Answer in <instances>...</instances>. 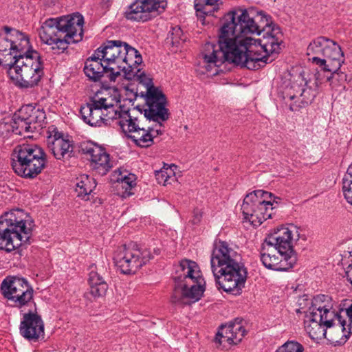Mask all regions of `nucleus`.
<instances>
[{
  "label": "nucleus",
  "instance_id": "f257e3e1",
  "mask_svg": "<svg viewBox=\"0 0 352 352\" xmlns=\"http://www.w3.org/2000/svg\"><path fill=\"white\" fill-rule=\"evenodd\" d=\"M217 46L208 42L199 56L197 71L215 76L227 60L249 69L265 63L267 54L278 53L283 33L263 11L236 8L223 17Z\"/></svg>",
  "mask_w": 352,
  "mask_h": 352
},
{
  "label": "nucleus",
  "instance_id": "f03ea898",
  "mask_svg": "<svg viewBox=\"0 0 352 352\" xmlns=\"http://www.w3.org/2000/svg\"><path fill=\"white\" fill-rule=\"evenodd\" d=\"M96 55L102 58L109 70L108 77L111 81H115L122 72L126 79L135 80L144 86L146 91L141 94L145 98L147 106L145 115L148 118L159 121L168 118L165 96L153 86L152 79L142 70V58L136 49L121 41H107L96 50Z\"/></svg>",
  "mask_w": 352,
  "mask_h": 352
},
{
  "label": "nucleus",
  "instance_id": "7ed1b4c3",
  "mask_svg": "<svg viewBox=\"0 0 352 352\" xmlns=\"http://www.w3.org/2000/svg\"><path fill=\"white\" fill-rule=\"evenodd\" d=\"M83 121L91 126H101L110 120L116 123L122 131L140 147H148L153 139L163 133L164 121L142 115L137 109L122 111L118 101L111 96L96 95L80 109Z\"/></svg>",
  "mask_w": 352,
  "mask_h": 352
},
{
  "label": "nucleus",
  "instance_id": "20e7f679",
  "mask_svg": "<svg viewBox=\"0 0 352 352\" xmlns=\"http://www.w3.org/2000/svg\"><path fill=\"white\" fill-rule=\"evenodd\" d=\"M211 270L217 283L226 292L239 293L247 278L241 254L226 241L215 243L210 256Z\"/></svg>",
  "mask_w": 352,
  "mask_h": 352
},
{
  "label": "nucleus",
  "instance_id": "39448f33",
  "mask_svg": "<svg viewBox=\"0 0 352 352\" xmlns=\"http://www.w3.org/2000/svg\"><path fill=\"white\" fill-rule=\"evenodd\" d=\"M83 24L84 19L80 14L50 18L42 23L38 30L39 38L54 54H59L69 44L82 39Z\"/></svg>",
  "mask_w": 352,
  "mask_h": 352
},
{
  "label": "nucleus",
  "instance_id": "423d86ee",
  "mask_svg": "<svg viewBox=\"0 0 352 352\" xmlns=\"http://www.w3.org/2000/svg\"><path fill=\"white\" fill-rule=\"evenodd\" d=\"M175 287L172 302L190 305L200 300L205 291V280L199 265L191 260H182L177 267L174 277Z\"/></svg>",
  "mask_w": 352,
  "mask_h": 352
},
{
  "label": "nucleus",
  "instance_id": "0eeeda50",
  "mask_svg": "<svg viewBox=\"0 0 352 352\" xmlns=\"http://www.w3.org/2000/svg\"><path fill=\"white\" fill-rule=\"evenodd\" d=\"M33 221L21 209H12L0 217V249L14 250L29 243Z\"/></svg>",
  "mask_w": 352,
  "mask_h": 352
},
{
  "label": "nucleus",
  "instance_id": "6e6552de",
  "mask_svg": "<svg viewBox=\"0 0 352 352\" xmlns=\"http://www.w3.org/2000/svg\"><path fill=\"white\" fill-rule=\"evenodd\" d=\"M7 73L14 85L20 88L30 89L36 86L43 75V65L39 53L32 50L15 54Z\"/></svg>",
  "mask_w": 352,
  "mask_h": 352
},
{
  "label": "nucleus",
  "instance_id": "1a4fd4ad",
  "mask_svg": "<svg viewBox=\"0 0 352 352\" xmlns=\"http://www.w3.org/2000/svg\"><path fill=\"white\" fill-rule=\"evenodd\" d=\"M14 172L25 178H34L45 166L47 160L43 150L34 144L16 146L12 154Z\"/></svg>",
  "mask_w": 352,
  "mask_h": 352
},
{
  "label": "nucleus",
  "instance_id": "9d476101",
  "mask_svg": "<svg viewBox=\"0 0 352 352\" xmlns=\"http://www.w3.org/2000/svg\"><path fill=\"white\" fill-rule=\"evenodd\" d=\"M278 201L270 192L262 190L248 194L241 205L244 219L254 226H260L264 221L272 218Z\"/></svg>",
  "mask_w": 352,
  "mask_h": 352
},
{
  "label": "nucleus",
  "instance_id": "9b49d317",
  "mask_svg": "<svg viewBox=\"0 0 352 352\" xmlns=\"http://www.w3.org/2000/svg\"><path fill=\"white\" fill-rule=\"evenodd\" d=\"M307 55L311 57L313 63L323 67L324 71L340 69L344 63L341 47L324 36L317 37L309 44Z\"/></svg>",
  "mask_w": 352,
  "mask_h": 352
},
{
  "label": "nucleus",
  "instance_id": "f8f14e48",
  "mask_svg": "<svg viewBox=\"0 0 352 352\" xmlns=\"http://www.w3.org/2000/svg\"><path fill=\"white\" fill-rule=\"evenodd\" d=\"M45 119V113L38 107L27 104L23 106L13 116L10 122L0 124V131L6 130L16 135H25L42 127Z\"/></svg>",
  "mask_w": 352,
  "mask_h": 352
},
{
  "label": "nucleus",
  "instance_id": "ddd939ff",
  "mask_svg": "<svg viewBox=\"0 0 352 352\" xmlns=\"http://www.w3.org/2000/svg\"><path fill=\"white\" fill-rule=\"evenodd\" d=\"M152 258L147 249H140L135 244L124 245L117 248L113 259L122 274H135Z\"/></svg>",
  "mask_w": 352,
  "mask_h": 352
},
{
  "label": "nucleus",
  "instance_id": "4468645a",
  "mask_svg": "<svg viewBox=\"0 0 352 352\" xmlns=\"http://www.w3.org/2000/svg\"><path fill=\"white\" fill-rule=\"evenodd\" d=\"M303 232L301 228L294 224L278 226L273 230L266 239V246L288 256H297L294 250V245L300 239L306 240Z\"/></svg>",
  "mask_w": 352,
  "mask_h": 352
},
{
  "label": "nucleus",
  "instance_id": "2eb2a0df",
  "mask_svg": "<svg viewBox=\"0 0 352 352\" xmlns=\"http://www.w3.org/2000/svg\"><path fill=\"white\" fill-rule=\"evenodd\" d=\"M30 48L27 35L8 27L0 33V65L6 66L13 60L15 54Z\"/></svg>",
  "mask_w": 352,
  "mask_h": 352
},
{
  "label": "nucleus",
  "instance_id": "dca6fc26",
  "mask_svg": "<svg viewBox=\"0 0 352 352\" xmlns=\"http://www.w3.org/2000/svg\"><path fill=\"white\" fill-rule=\"evenodd\" d=\"M166 6V0H135L126 12V17L131 21H148L162 13Z\"/></svg>",
  "mask_w": 352,
  "mask_h": 352
},
{
  "label": "nucleus",
  "instance_id": "f3484780",
  "mask_svg": "<svg viewBox=\"0 0 352 352\" xmlns=\"http://www.w3.org/2000/svg\"><path fill=\"white\" fill-rule=\"evenodd\" d=\"M272 248L265 245L261 252V261L266 268L275 271H287L296 263L297 256H288L278 252L275 254Z\"/></svg>",
  "mask_w": 352,
  "mask_h": 352
},
{
  "label": "nucleus",
  "instance_id": "a211bd4d",
  "mask_svg": "<svg viewBox=\"0 0 352 352\" xmlns=\"http://www.w3.org/2000/svg\"><path fill=\"white\" fill-rule=\"evenodd\" d=\"M82 151L89 157L92 168L99 175L107 174L112 168L113 164L109 155L102 147L93 143H88L82 148Z\"/></svg>",
  "mask_w": 352,
  "mask_h": 352
},
{
  "label": "nucleus",
  "instance_id": "6ab92c4d",
  "mask_svg": "<svg viewBox=\"0 0 352 352\" xmlns=\"http://www.w3.org/2000/svg\"><path fill=\"white\" fill-rule=\"evenodd\" d=\"M19 331L21 335L29 341H37L44 338V323L40 316L29 311L23 314Z\"/></svg>",
  "mask_w": 352,
  "mask_h": 352
},
{
  "label": "nucleus",
  "instance_id": "aec40b11",
  "mask_svg": "<svg viewBox=\"0 0 352 352\" xmlns=\"http://www.w3.org/2000/svg\"><path fill=\"white\" fill-rule=\"evenodd\" d=\"M344 306L333 319L331 327L325 328L327 331L333 329L331 333L337 336V338L341 334L347 338L349 333H352V300H345ZM336 340L338 342L339 340Z\"/></svg>",
  "mask_w": 352,
  "mask_h": 352
},
{
  "label": "nucleus",
  "instance_id": "412c9836",
  "mask_svg": "<svg viewBox=\"0 0 352 352\" xmlns=\"http://www.w3.org/2000/svg\"><path fill=\"white\" fill-rule=\"evenodd\" d=\"M312 315V317L320 318V321L325 319V324L332 322L333 319L337 316L333 310V302L330 296L327 295H318L315 296L311 302V306L307 312Z\"/></svg>",
  "mask_w": 352,
  "mask_h": 352
},
{
  "label": "nucleus",
  "instance_id": "4be33fe9",
  "mask_svg": "<svg viewBox=\"0 0 352 352\" xmlns=\"http://www.w3.org/2000/svg\"><path fill=\"white\" fill-rule=\"evenodd\" d=\"M245 330L241 320H236L228 324L222 325L216 336V341L223 347L237 344L243 338Z\"/></svg>",
  "mask_w": 352,
  "mask_h": 352
},
{
  "label": "nucleus",
  "instance_id": "5701e85b",
  "mask_svg": "<svg viewBox=\"0 0 352 352\" xmlns=\"http://www.w3.org/2000/svg\"><path fill=\"white\" fill-rule=\"evenodd\" d=\"M312 315L306 314L305 319V329L312 340H321L322 338H327L331 342H337V336L332 335V330L330 329L329 331L325 329L326 327H331V322L325 324V319L322 321L320 318L312 317Z\"/></svg>",
  "mask_w": 352,
  "mask_h": 352
},
{
  "label": "nucleus",
  "instance_id": "b1692460",
  "mask_svg": "<svg viewBox=\"0 0 352 352\" xmlns=\"http://www.w3.org/2000/svg\"><path fill=\"white\" fill-rule=\"evenodd\" d=\"M47 144L50 151L57 160L69 157L73 151L72 142L64 138L55 128L49 131Z\"/></svg>",
  "mask_w": 352,
  "mask_h": 352
},
{
  "label": "nucleus",
  "instance_id": "393cba45",
  "mask_svg": "<svg viewBox=\"0 0 352 352\" xmlns=\"http://www.w3.org/2000/svg\"><path fill=\"white\" fill-rule=\"evenodd\" d=\"M84 72L85 75L93 81H98L104 73H109L106 64L102 61L100 56L96 55V50L89 57L84 66Z\"/></svg>",
  "mask_w": 352,
  "mask_h": 352
},
{
  "label": "nucleus",
  "instance_id": "a878e982",
  "mask_svg": "<svg viewBox=\"0 0 352 352\" xmlns=\"http://www.w3.org/2000/svg\"><path fill=\"white\" fill-rule=\"evenodd\" d=\"M89 270V294L94 298L104 296L108 289V285L100 274V270L95 265H91Z\"/></svg>",
  "mask_w": 352,
  "mask_h": 352
},
{
  "label": "nucleus",
  "instance_id": "bb28decb",
  "mask_svg": "<svg viewBox=\"0 0 352 352\" xmlns=\"http://www.w3.org/2000/svg\"><path fill=\"white\" fill-rule=\"evenodd\" d=\"M29 285L30 283L24 278L9 276L3 280L1 289L4 297L10 300Z\"/></svg>",
  "mask_w": 352,
  "mask_h": 352
},
{
  "label": "nucleus",
  "instance_id": "cd10ccee",
  "mask_svg": "<svg viewBox=\"0 0 352 352\" xmlns=\"http://www.w3.org/2000/svg\"><path fill=\"white\" fill-rule=\"evenodd\" d=\"M96 186V184L94 178L87 175H81L76 178L75 190L78 197L89 200L90 195Z\"/></svg>",
  "mask_w": 352,
  "mask_h": 352
},
{
  "label": "nucleus",
  "instance_id": "c85d7f7f",
  "mask_svg": "<svg viewBox=\"0 0 352 352\" xmlns=\"http://www.w3.org/2000/svg\"><path fill=\"white\" fill-rule=\"evenodd\" d=\"M221 5V0H195V9L199 17L213 15Z\"/></svg>",
  "mask_w": 352,
  "mask_h": 352
},
{
  "label": "nucleus",
  "instance_id": "c756f323",
  "mask_svg": "<svg viewBox=\"0 0 352 352\" xmlns=\"http://www.w3.org/2000/svg\"><path fill=\"white\" fill-rule=\"evenodd\" d=\"M34 290L31 285H29L19 294L15 295L9 301L12 302L13 307L23 309L25 307H32L34 306L33 299Z\"/></svg>",
  "mask_w": 352,
  "mask_h": 352
},
{
  "label": "nucleus",
  "instance_id": "7c9ffc66",
  "mask_svg": "<svg viewBox=\"0 0 352 352\" xmlns=\"http://www.w3.org/2000/svg\"><path fill=\"white\" fill-rule=\"evenodd\" d=\"M340 69H336L334 71H329L332 72L330 76L326 77L327 81L329 82V85L332 90L337 91H341L345 90L346 87L344 82L346 80V74L343 72H339Z\"/></svg>",
  "mask_w": 352,
  "mask_h": 352
},
{
  "label": "nucleus",
  "instance_id": "2f4dec72",
  "mask_svg": "<svg viewBox=\"0 0 352 352\" xmlns=\"http://www.w3.org/2000/svg\"><path fill=\"white\" fill-rule=\"evenodd\" d=\"M184 41L185 38L179 27L173 28L166 38V43L176 48H178Z\"/></svg>",
  "mask_w": 352,
  "mask_h": 352
},
{
  "label": "nucleus",
  "instance_id": "473e14b6",
  "mask_svg": "<svg viewBox=\"0 0 352 352\" xmlns=\"http://www.w3.org/2000/svg\"><path fill=\"white\" fill-rule=\"evenodd\" d=\"M123 182L120 185L122 188L124 189L122 197H126L133 195L131 190L136 185V176L134 174L130 173L123 177Z\"/></svg>",
  "mask_w": 352,
  "mask_h": 352
},
{
  "label": "nucleus",
  "instance_id": "72a5a7b5",
  "mask_svg": "<svg viewBox=\"0 0 352 352\" xmlns=\"http://www.w3.org/2000/svg\"><path fill=\"white\" fill-rule=\"evenodd\" d=\"M303 346L294 340H289L280 346L275 352H303Z\"/></svg>",
  "mask_w": 352,
  "mask_h": 352
},
{
  "label": "nucleus",
  "instance_id": "f704fd0d",
  "mask_svg": "<svg viewBox=\"0 0 352 352\" xmlns=\"http://www.w3.org/2000/svg\"><path fill=\"white\" fill-rule=\"evenodd\" d=\"M324 80L327 81L324 74L321 72H317L314 75V82L313 83V85H309V83H311V81L306 82L305 85L306 86L309 87V88L314 89V91H317Z\"/></svg>",
  "mask_w": 352,
  "mask_h": 352
},
{
  "label": "nucleus",
  "instance_id": "c9c22d12",
  "mask_svg": "<svg viewBox=\"0 0 352 352\" xmlns=\"http://www.w3.org/2000/svg\"><path fill=\"white\" fill-rule=\"evenodd\" d=\"M177 166L175 164L166 166V173L167 177V185L171 184L173 182L177 181L176 170Z\"/></svg>",
  "mask_w": 352,
  "mask_h": 352
},
{
  "label": "nucleus",
  "instance_id": "e433bc0d",
  "mask_svg": "<svg viewBox=\"0 0 352 352\" xmlns=\"http://www.w3.org/2000/svg\"><path fill=\"white\" fill-rule=\"evenodd\" d=\"M296 88H297V89L296 90V94H292L291 92H289V93L287 94V97H288L292 100H294V98H297L298 96L303 97L302 100H305V103H306V104H307L309 101L311 100V99L306 98L304 96V94H305V93L306 91V90L305 89L300 87V86H296ZM291 89H296V85L292 86Z\"/></svg>",
  "mask_w": 352,
  "mask_h": 352
},
{
  "label": "nucleus",
  "instance_id": "4c0bfd02",
  "mask_svg": "<svg viewBox=\"0 0 352 352\" xmlns=\"http://www.w3.org/2000/svg\"><path fill=\"white\" fill-rule=\"evenodd\" d=\"M130 173H129L126 170L122 169V168H118L116 170H114L113 173V180L116 182H118L120 184L122 182H123L124 179L123 177L124 176L127 177V175H129Z\"/></svg>",
  "mask_w": 352,
  "mask_h": 352
},
{
  "label": "nucleus",
  "instance_id": "58836bf2",
  "mask_svg": "<svg viewBox=\"0 0 352 352\" xmlns=\"http://www.w3.org/2000/svg\"><path fill=\"white\" fill-rule=\"evenodd\" d=\"M166 173V166H164L160 170H157L155 172L156 179L160 184H162L164 186L167 185V177Z\"/></svg>",
  "mask_w": 352,
  "mask_h": 352
},
{
  "label": "nucleus",
  "instance_id": "ea45409f",
  "mask_svg": "<svg viewBox=\"0 0 352 352\" xmlns=\"http://www.w3.org/2000/svg\"><path fill=\"white\" fill-rule=\"evenodd\" d=\"M202 215H203V212L201 211V210H199V209L195 210L193 212V216H192V223H194V224L199 223L201 220Z\"/></svg>",
  "mask_w": 352,
  "mask_h": 352
},
{
  "label": "nucleus",
  "instance_id": "a19ab883",
  "mask_svg": "<svg viewBox=\"0 0 352 352\" xmlns=\"http://www.w3.org/2000/svg\"><path fill=\"white\" fill-rule=\"evenodd\" d=\"M345 274L348 281L352 285V263L346 267Z\"/></svg>",
  "mask_w": 352,
  "mask_h": 352
},
{
  "label": "nucleus",
  "instance_id": "79ce46f5",
  "mask_svg": "<svg viewBox=\"0 0 352 352\" xmlns=\"http://www.w3.org/2000/svg\"><path fill=\"white\" fill-rule=\"evenodd\" d=\"M124 89L126 91H130V93L131 94H135V91H134V89H129V87L128 86H126L124 87Z\"/></svg>",
  "mask_w": 352,
  "mask_h": 352
},
{
  "label": "nucleus",
  "instance_id": "37998d69",
  "mask_svg": "<svg viewBox=\"0 0 352 352\" xmlns=\"http://www.w3.org/2000/svg\"><path fill=\"white\" fill-rule=\"evenodd\" d=\"M348 259H349V261L351 262V263H352V250L351 252H349V255Z\"/></svg>",
  "mask_w": 352,
  "mask_h": 352
},
{
  "label": "nucleus",
  "instance_id": "c03bdc74",
  "mask_svg": "<svg viewBox=\"0 0 352 352\" xmlns=\"http://www.w3.org/2000/svg\"><path fill=\"white\" fill-rule=\"evenodd\" d=\"M316 96V94H312V98H314Z\"/></svg>",
  "mask_w": 352,
  "mask_h": 352
}]
</instances>
